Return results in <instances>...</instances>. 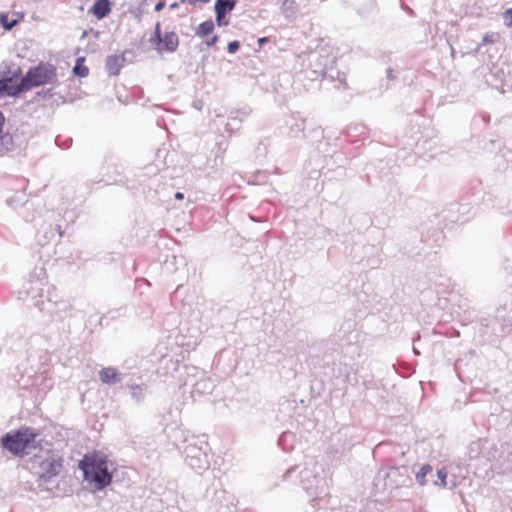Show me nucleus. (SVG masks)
Here are the masks:
<instances>
[{
  "label": "nucleus",
  "mask_w": 512,
  "mask_h": 512,
  "mask_svg": "<svg viewBox=\"0 0 512 512\" xmlns=\"http://www.w3.org/2000/svg\"><path fill=\"white\" fill-rule=\"evenodd\" d=\"M55 142H56V144H57L58 146H61V144L59 143V138H58V137L55 139Z\"/></svg>",
  "instance_id": "36"
},
{
  "label": "nucleus",
  "mask_w": 512,
  "mask_h": 512,
  "mask_svg": "<svg viewBox=\"0 0 512 512\" xmlns=\"http://www.w3.org/2000/svg\"><path fill=\"white\" fill-rule=\"evenodd\" d=\"M39 435L40 433L37 429L21 427L17 431L5 434L1 438V445L14 455L29 454L31 449L36 448Z\"/></svg>",
  "instance_id": "5"
},
{
  "label": "nucleus",
  "mask_w": 512,
  "mask_h": 512,
  "mask_svg": "<svg viewBox=\"0 0 512 512\" xmlns=\"http://www.w3.org/2000/svg\"><path fill=\"white\" fill-rule=\"evenodd\" d=\"M218 39H219V38H218V36H217V35H214V36H212L211 38L207 39V40L205 41V44H206L208 47H211V46H213V45H215V44L217 43Z\"/></svg>",
  "instance_id": "28"
},
{
  "label": "nucleus",
  "mask_w": 512,
  "mask_h": 512,
  "mask_svg": "<svg viewBox=\"0 0 512 512\" xmlns=\"http://www.w3.org/2000/svg\"><path fill=\"white\" fill-rule=\"evenodd\" d=\"M175 198L178 199V200H182L184 198V194L181 193V192H176L175 193Z\"/></svg>",
  "instance_id": "33"
},
{
  "label": "nucleus",
  "mask_w": 512,
  "mask_h": 512,
  "mask_svg": "<svg viewBox=\"0 0 512 512\" xmlns=\"http://www.w3.org/2000/svg\"><path fill=\"white\" fill-rule=\"evenodd\" d=\"M214 385L209 378L202 377L193 385V394H209L212 392Z\"/></svg>",
  "instance_id": "14"
},
{
  "label": "nucleus",
  "mask_w": 512,
  "mask_h": 512,
  "mask_svg": "<svg viewBox=\"0 0 512 512\" xmlns=\"http://www.w3.org/2000/svg\"><path fill=\"white\" fill-rule=\"evenodd\" d=\"M0 23L6 30H10L16 25L17 21L13 20L12 22H8V16L6 14H1Z\"/></svg>",
  "instance_id": "22"
},
{
  "label": "nucleus",
  "mask_w": 512,
  "mask_h": 512,
  "mask_svg": "<svg viewBox=\"0 0 512 512\" xmlns=\"http://www.w3.org/2000/svg\"><path fill=\"white\" fill-rule=\"evenodd\" d=\"M432 471V467L430 465H424L416 474V481L420 485H425L426 483V475Z\"/></svg>",
  "instance_id": "20"
},
{
  "label": "nucleus",
  "mask_w": 512,
  "mask_h": 512,
  "mask_svg": "<svg viewBox=\"0 0 512 512\" xmlns=\"http://www.w3.org/2000/svg\"><path fill=\"white\" fill-rule=\"evenodd\" d=\"M269 39L267 37H262L258 39V44L260 47H262L264 44L268 43Z\"/></svg>",
  "instance_id": "30"
},
{
  "label": "nucleus",
  "mask_w": 512,
  "mask_h": 512,
  "mask_svg": "<svg viewBox=\"0 0 512 512\" xmlns=\"http://www.w3.org/2000/svg\"><path fill=\"white\" fill-rule=\"evenodd\" d=\"M310 59H311V60L315 59V60H317V61H318L319 56H318L317 54H312V55L310 56Z\"/></svg>",
  "instance_id": "34"
},
{
  "label": "nucleus",
  "mask_w": 512,
  "mask_h": 512,
  "mask_svg": "<svg viewBox=\"0 0 512 512\" xmlns=\"http://www.w3.org/2000/svg\"><path fill=\"white\" fill-rule=\"evenodd\" d=\"M20 299L31 304L41 311H53V306L59 302V295L55 287L46 279L45 271L40 268L23 284L19 291Z\"/></svg>",
  "instance_id": "1"
},
{
  "label": "nucleus",
  "mask_w": 512,
  "mask_h": 512,
  "mask_svg": "<svg viewBox=\"0 0 512 512\" xmlns=\"http://www.w3.org/2000/svg\"><path fill=\"white\" fill-rule=\"evenodd\" d=\"M239 48H240V43L238 41H232V42L228 43L227 49L230 54L236 53L239 50Z\"/></svg>",
  "instance_id": "26"
},
{
  "label": "nucleus",
  "mask_w": 512,
  "mask_h": 512,
  "mask_svg": "<svg viewBox=\"0 0 512 512\" xmlns=\"http://www.w3.org/2000/svg\"><path fill=\"white\" fill-rule=\"evenodd\" d=\"M297 9L298 8L294 0H284L282 4V11L286 15V17H293L297 12Z\"/></svg>",
  "instance_id": "18"
},
{
  "label": "nucleus",
  "mask_w": 512,
  "mask_h": 512,
  "mask_svg": "<svg viewBox=\"0 0 512 512\" xmlns=\"http://www.w3.org/2000/svg\"><path fill=\"white\" fill-rule=\"evenodd\" d=\"M164 7H165V2L161 0V1H159V2L155 5V11L159 12V11H161Z\"/></svg>",
  "instance_id": "29"
},
{
  "label": "nucleus",
  "mask_w": 512,
  "mask_h": 512,
  "mask_svg": "<svg viewBox=\"0 0 512 512\" xmlns=\"http://www.w3.org/2000/svg\"><path fill=\"white\" fill-rule=\"evenodd\" d=\"M186 463L195 471L202 472L209 468V444L206 435H191L184 439L180 447Z\"/></svg>",
  "instance_id": "4"
},
{
  "label": "nucleus",
  "mask_w": 512,
  "mask_h": 512,
  "mask_svg": "<svg viewBox=\"0 0 512 512\" xmlns=\"http://www.w3.org/2000/svg\"><path fill=\"white\" fill-rule=\"evenodd\" d=\"M35 463L39 467V476L45 481L57 476L63 467V459L57 453L48 451L44 455L36 456Z\"/></svg>",
  "instance_id": "9"
},
{
  "label": "nucleus",
  "mask_w": 512,
  "mask_h": 512,
  "mask_svg": "<svg viewBox=\"0 0 512 512\" xmlns=\"http://www.w3.org/2000/svg\"><path fill=\"white\" fill-rule=\"evenodd\" d=\"M413 351L415 354H417V355L419 354V351L416 348H413Z\"/></svg>",
  "instance_id": "38"
},
{
  "label": "nucleus",
  "mask_w": 512,
  "mask_h": 512,
  "mask_svg": "<svg viewBox=\"0 0 512 512\" xmlns=\"http://www.w3.org/2000/svg\"><path fill=\"white\" fill-rule=\"evenodd\" d=\"M176 7H177V3L171 4V8H176Z\"/></svg>",
  "instance_id": "37"
},
{
  "label": "nucleus",
  "mask_w": 512,
  "mask_h": 512,
  "mask_svg": "<svg viewBox=\"0 0 512 512\" xmlns=\"http://www.w3.org/2000/svg\"><path fill=\"white\" fill-rule=\"evenodd\" d=\"M56 83V66L48 62H40L37 66L30 68L21 78L20 83L17 86V91H28L34 87L46 84L54 85Z\"/></svg>",
  "instance_id": "6"
},
{
  "label": "nucleus",
  "mask_w": 512,
  "mask_h": 512,
  "mask_svg": "<svg viewBox=\"0 0 512 512\" xmlns=\"http://www.w3.org/2000/svg\"><path fill=\"white\" fill-rule=\"evenodd\" d=\"M451 486H452V488H454L456 486V483L455 482L451 483Z\"/></svg>",
  "instance_id": "39"
},
{
  "label": "nucleus",
  "mask_w": 512,
  "mask_h": 512,
  "mask_svg": "<svg viewBox=\"0 0 512 512\" xmlns=\"http://www.w3.org/2000/svg\"><path fill=\"white\" fill-rule=\"evenodd\" d=\"M503 18H504L505 24L508 27H512V8L507 9L503 13Z\"/></svg>",
  "instance_id": "25"
},
{
  "label": "nucleus",
  "mask_w": 512,
  "mask_h": 512,
  "mask_svg": "<svg viewBox=\"0 0 512 512\" xmlns=\"http://www.w3.org/2000/svg\"><path fill=\"white\" fill-rule=\"evenodd\" d=\"M73 72L80 77H86L89 74V69L84 65V58H78L76 60Z\"/></svg>",
  "instance_id": "19"
},
{
  "label": "nucleus",
  "mask_w": 512,
  "mask_h": 512,
  "mask_svg": "<svg viewBox=\"0 0 512 512\" xmlns=\"http://www.w3.org/2000/svg\"><path fill=\"white\" fill-rule=\"evenodd\" d=\"M496 34L494 33H487L483 36L482 44L492 43L495 42Z\"/></svg>",
  "instance_id": "27"
},
{
  "label": "nucleus",
  "mask_w": 512,
  "mask_h": 512,
  "mask_svg": "<svg viewBox=\"0 0 512 512\" xmlns=\"http://www.w3.org/2000/svg\"><path fill=\"white\" fill-rule=\"evenodd\" d=\"M89 14L95 16L98 20L107 17L111 12L110 0H97L89 9Z\"/></svg>",
  "instance_id": "11"
},
{
  "label": "nucleus",
  "mask_w": 512,
  "mask_h": 512,
  "mask_svg": "<svg viewBox=\"0 0 512 512\" xmlns=\"http://www.w3.org/2000/svg\"><path fill=\"white\" fill-rule=\"evenodd\" d=\"M9 81V79L0 80V98L5 94L13 95L15 92H18L17 89L14 92L11 91Z\"/></svg>",
  "instance_id": "21"
},
{
  "label": "nucleus",
  "mask_w": 512,
  "mask_h": 512,
  "mask_svg": "<svg viewBox=\"0 0 512 512\" xmlns=\"http://www.w3.org/2000/svg\"><path fill=\"white\" fill-rule=\"evenodd\" d=\"M294 470H295V467H291V468L287 469V471H286V472L284 473V475H283V479H284V480H285V479H287V477H288L292 472H294Z\"/></svg>",
  "instance_id": "31"
},
{
  "label": "nucleus",
  "mask_w": 512,
  "mask_h": 512,
  "mask_svg": "<svg viewBox=\"0 0 512 512\" xmlns=\"http://www.w3.org/2000/svg\"><path fill=\"white\" fill-rule=\"evenodd\" d=\"M324 66H325L324 64L320 63L318 65V68L314 70V73H318V72L322 73L324 71Z\"/></svg>",
  "instance_id": "32"
},
{
  "label": "nucleus",
  "mask_w": 512,
  "mask_h": 512,
  "mask_svg": "<svg viewBox=\"0 0 512 512\" xmlns=\"http://www.w3.org/2000/svg\"><path fill=\"white\" fill-rule=\"evenodd\" d=\"M236 5V0H217L215 3L216 22L218 26L228 25V22H220V18L232 11Z\"/></svg>",
  "instance_id": "10"
},
{
  "label": "nucleus",
  "mask_w": 512,
  "mask_h": 512,
  "mask_svg": "<svg viewBox=\"0 0 512 512\" xmlns=\"http://www.w3.org/2000/svg\"><path fill=\"white\" fill-rule=\"evenodd\" d=\"M185 369H186L187 371H196V370H197V368H196V367H185Z\"/></svg>",
  "instance_id": "35"
},
{
  "label": "nucleus",
  "mask_w": 512,
  "mask_h": 512,
  "mask_svg": "<svg viewBox=\"0 0 512 512\" xmlns=\"http://www.w3.org/2000/svg\"><path fill=\"white\" fill-rule=\"evenodd\" d=\"M249 114H250V111L245 109V110H242V111L232 112L231 113V115H232L231 118L232 119L239 118L240 120H243L246 117H248Z\"/></svg>",
  "instance_id": "24"
},
{
  "label": "nucleus",
  "mask_w": 512,
  "mask_h": 512,
  "mask_svg": "<svg viewBox=\"0 0 512 512\" xmlns=\"http://www.w3.org/2000/svg\"><path fill=\"white\" fill-rule=\"evenodd\" d=\"M504 311V308L497 309L496 318L497 320L501 321V330L503 335L512 336V314L508 315V317H505Z\"/></svg>",
  "instance_id": "15"
},
{
  "label": "nucleus",
  "mask_w": 512,
  "mask_h": 512,
  "mask_svg": "<svg viewBox=\"0 0 512 512\" xmlns=\"http://www.w3.org/2000/svg\"><path fill=\"white\" fill-rule=\"evenodd\" d=\"M324 474L323 464L315 458L307 459L303 470L300 472L301 488L313 507H316V503L329 493L328 481Z\"/></svg>",
  "instance_id": "2"
},
{
  "label": "nucleus",
  "mask_w": 512,
  "mask_h": 512,
  "mask_svg": "<svg viewBox=\"0 0 512 512\" xmlns=\"http://www.w3.org/2000/svg\"><path fill=\"white\" fill-rule=\"evenodd\" d=\"M79 468L83 471L84 479L93 483L98 490L104 489L112 481L108 460L103 454L97 452L86 454L80 461Z\"/></svg>",
  "instance_id": "3"
},
{
  "label": "nucleus",
  "mask_w": 512,
  "mask_h": 512,
  "mask_svg": "<svg viewBox=\"0 0 512 512\" xmlns=\"http://www.w3.org/2000/svg\"><path fill=\"white\" fill-rule=\"evenodd\" d=\"M100 380L108 385H114L122 380L121 373L114 367H105L99 372Z\"/></svg>",
  "instance_id": "12"
},
{
  "label": "nucleus",
  "mask_w": 512,
  "mask_h": 512,
  "mask_svg": "<svg viewBox=\"0 0 512 512\" xmlns=\"http://www.w3.org/2000/svg\"><path fill=\"white\" fill-rule=\"evenodd\" d=\"M437 477L439 479L440 485L442 487H446L447 486V472L444 468L439 469L437 471Z\"/></svg>",
  "instance_id": "23"
},
{
  "label": "nucleus",
  "mask_w": 512,
  "mask_h": 512,
  "mask_svg": "<svg viewBox=\"0 0 512 512\" xmlns=\"http://www.w3.org/2000/svg\"><path fill=\"white\" fill-rule=\"evenodd\" d=\"M128 387L133 400L137 403L142 402L147 391V386L145 384H131Z\"/></svg>",
  "instance_id": "16"
},
{
  "label": "nucleus",
  "mask_w": 512,
  "mask_h": 512,
  "mask_svg": "<svg viewBox=\"0 0 512 512\" xmlns=\"http://www.w3.org/2000/svg\"><path fill=\"white\" fill-rule=\"evenodd\" d=\"M214 30V23L212 20H207V21H204L202 22L198 28L196 29V36L198 37H204V36H207L209 35L210 33H212V31Z\"/></svg>",
  "instance_id": "17"
},
{
  "label": "nucleus",
  "mask_w": 512,
  "mask_h": 512,
  "mask_svg": "<svg viewBox=\"0 0 512 512\" xmlns=\"http://www.w3.org/2000/svg\"><path fill=\"white\" fill-rule=\"evenodd\" d=\"M149 43L158 54L174 53L179 46V37L173 31L162 33L161 25L157 22L154 32L149 38Z\"/></svg>",
  "instance_id": "7"
},
{
  "label": "nucleus",
  "mask_w": 512,
  "mask_h": 512,
  "mask_svg": "<svg viewBox=\"0 0 512 512\" xmlns=\"http://www.w3.org/2000/svg\"><path fill=\"white\" fill-rule=\"evenodd\" d=\"M289 136L293 138H310L314 134L315 138H322L323 131L315 122L307 121L299 116H292L287 121Z\"/></svg>",
  "instance_id": "8"
},
{
  "label": "nucleus",
  "mask_w": 512,
  "mask_h": 512,
  "mask_svg": "<svg viewBox=\"0 0 512 512\" xmlns=\"http://www.w3.org/2000/svg\"><path fill=\"white\" fill-rule=\"evenodd\" d=\"M125 61L122 55H110L106 59V70L109 75L116 76L119 74Z\"/></svg>",
  "instance_id": "13"
}]
</instances>
